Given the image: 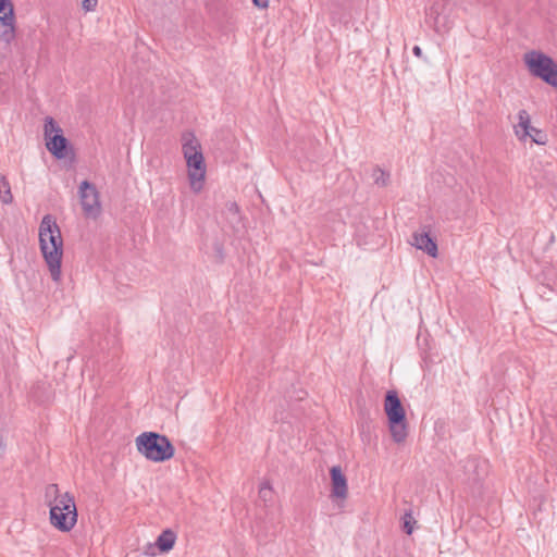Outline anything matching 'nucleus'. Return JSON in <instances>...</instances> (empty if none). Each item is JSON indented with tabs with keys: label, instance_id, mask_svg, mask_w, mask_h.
Returning a JSON list of instances; mask_svg holds the SVG:
<instances>
[{
	"label": "nucleus",
	"instance_id": "2",
	"mask_svg": "<svg viewBox=\"0 0 557 557\" xmlns=\"http://www.w3.org/2000/svg\"><path fill=\"white\" fill-rule=\"evenodd\" d=\"M183 154L188 168V178L190 188L199 193L206 177V163L201 151V146L193 133L183 135Z\"/></svg>",
	"mask_w": 557,
	"mask_h": 557
},
{
	"label": "nucleus",
	"instance_id": "18",
	"mask_svg": "<svg viewBox=\"0 0 557 557\" xmlns=\"http://www.w3.org/2000/svg\"><path fill=\"white\" fill-rule=\"evenodd\" d=\"M372 177L374 183L380 186H387L389 183L391 175L380 166L373 169Z\"/></svg>",
	"mask_w": 557,
	"mask_h": 557
},
{
	"label": "nucleus",
	"instance_id": "25",
	"mask_svg": "<svg viewBox=\"0 0 557 557\" xmlns=\"http://www.w3.org/2000/svg\"><path fill=\"white\" fill-rule=\"evenodd\" d=\"M260 487H267V491L269 493H272V486H271L270 482H268V481L263 482Z\"/></svg>",
	"mask_w": 557,
	"mask_h": 557
},
{
	"label": "nucleus",
	"instance_id": "14",
	"mask_svg": "<svg viewBox=\"0 0 557 557\" xmlns=\"http://www.w3.org/2000/svg\"><path fill=\"white\" fill-rule=\"evenodd\" d=\"M62 494H60L58 484H48L45 488V502L49 509L51 506H53L55 503H59V499L61 498Z\"/></svg>",
	"mask_w": 557,
	"mask_h": 557
},
{
	"label": "nucleus",
	"instance_id": "9",
	"mask_svg": "<svg viewBox=\"0 0 557 557\" xmlns=\"http://www.w3.org/2000/svg\"><path fill=\"white\" fill-rule=\"evenodd\" d=\"M518 119L519 123L515 126V132L520 139L530 137L532 141L537 145L546 144L547 135L543 131L531 125L530 115L527 110H520L518 112Z\"/></svg>",
	"mask_w": 557,
	"mask_h": 557
},
{
	"label": "nucleus",
	"instance_id": "13",
	"mask_svg": "<svg viewBox=\"0 0 557 557\" xmlns=\"http://www.w3.org/2000/svg\"><path fill=\"white\" fill-rule=\"evenodd\" d=\"M176 541V533L171 529H165L162 533L157 537L156 546L161 553L170 552Z\"/></svg>",
	"mask_w": 557,
	"mask_h": 557
},
{
	"label": "nucleus",
	"instance_id": "1",
	"mask_svg": "<svg viewBox=\"0 0 557 557\" xmlns=\"http://www.w3.org/2000/svg\"><path fill=\"white\" fill-rule=\"evenodd\" d=\"M39 245L51 277L53 281L58 282L61 277L63 239L59 225L50 214L45 215L41 220L39 226Z\"/></svg>",
	"mask_w": 557,
	"mask_h": 557
},
{
	"label": "nucleus",
	"instance_id": "8",
	"mask_svg": "<svg viewBox=\"0 0 557 557\" xmlns=\"http://www.w3.org/2000/svg\"><path fill=\"white\" fill-rule=\"evenodd\" d=\"M78 195L85 215L97 218L100 214L101 206L96 186L88 181H83L79 185Z\"/></svg>",
	"mask_w": 557,
	"mask_h": 557
},
{
	"label": "nucleus",
	"instance_id": "20",
	"mask_svg": "<svg viewBox=\"0 0 557 557\" xmlns=\"http://www.w3.org/2000/svg\"><path fill=\"white\" fill-rule=\"evenodd\" d=\"M98 0H83L82 5L85 11H94Z\"/></svg>",
	"mask_w": 557,
	"mask_h": 557
},
{
	"label": "nucleus",
	"instance_id": "16",
	"mask_svg": "<svg viewBox=\"0 0 557 557\" xmlns=\"http://www.w3.org/2000/svg\"><path fill=\"white\" fill-rule=\"evenodd\" d=\"M0 199L4 205H10L13 201L10 183L3 175H0Z\"/></svg>",
	"mask_w": 557,
	"mask_h": 557
},
{
	"label": "nucleus",
	"instance_id": "21",
	"mask_svg": "<svg viewBox=\"0 0 557 557\" xmlns=\"http://www.w3.org/2000/svg\"><path fill=\"white\" fill-rule=\"evenodd\" d=\"M480 467V462L476 460V459H469L467 461V465H466V468L469 469H473V471H476Z\"/></svg>",
	"mask_w": 557,
	"mask_h": 557
},
{
	"label": "nucleus",
	"instance_id": "26",
	"mask_svg": "<svg viewBox=\"0 0 557 557\" xmlns=\"http://www.w3.org/2000/svg\"><path fill=\"white\" fill-rule=\"evenodd\" d=\"M11 0H0V10L4 8V5H9Z\"/></svg>",
	"mask_w": 557,
	"mask_h": 557
},
{
	"label": "nucleus",
	"instance_id": "6",
	"mask_svg": "<svg viewBox=\"0 0 557 557\" xmlns=\"http://www.w3.org/2000/svg\"><path fill=\"white\" fill-rule=\"evenodd\" d=\"M523 60L531 75L557 88V62L552 57L532 50L524 54Z\"/></svg>",
	"mask_w": 557,
	"mask_h": 557
},
{
	"label": "nucleus",
	"instance_id": "24",
	"mask_svg": "<svg viewBox=\"0 0 557 557\" xmlns=\"http://www.w3.org/2000/svg\"><path fill=\"white\" fill-rule=\"evenodd\" d=\"M412 53L418 57V58H422L423 53H422V49L419 47V46H414L412 48Z\"/></svg>",
	"mask_w": 557,
	"mask_h": 557
},
{
	"label": "nucleus",
	"instance_id": "7",
	"mask_svg": "<svg viewBox=\"0 0 557 557\" xmlns=\"http://www.w3.org/2000/svg\"><path fill=\"white\" fill-rule=\"evenodd\" d=\"M44 132L48 151L57 159H64L71 146L53 117L45 119Z\"/></svg>",
	"mask_w": 557,
	"mask_h": 557
},
{
	"label": "nucleus",
	"instance_id": "11",
	"mask_svg": "<svg viewBox=\"0 0 557 557\" xmlns=\"http://www.w3.org/2000/svg\"><path fill=\"white\" fill-rule=\"evenodd\" d=\"M332 496L336 498H346L348 494L347 479L339 466H333L330 469Z\"/></svg>",
	"mask_w": 557,
	"mask_h": 557
},
{
	"label": "nucleus",
	"instance_id": "23",
	"mask_svg": "<svg viewBox=\"0 0 557 557\" xmlns=\"http://www.w3.org/2000/svg\"><path fill=\"white\" fill-rule=\"evenodd\" d=\"M252 3L259 9H267L269 7V0H252Z\"/></svg>",
	"mask_w": 557,
	"mask_h": 557
},
{
	"label": "nucleus",
	"instance_id": "22",
	"mask_svg": "<svg viewBox=\"0 0 557 557\" xmlns=\"http://www.w3.org/2000/svg\"><path fill=\"white\" fill-rule=\"evenodd\" d=\"M271 494H272V493H269V492L267 491V487H260V488H259V495H260V497H261L264 502H267V500H269V499L271 498Z\"/></svg>",
	"mask_w": 557,
	"mask_h": 557
},
{
	"label": "nucleus",
	"instance_id": "15",
	"mask_svg": "<svg viewBox=\"0 0 557 557\" xmlns=\"http://www.w3.org/2000/svg\"><path fill=\"white\" fill-rule=\"evenodd\" d=\"M227 220L234 227L240 222L239 207L235 201H227L225 205Z\"/></svg>",
	"mask_w": 557,
	"mask_h": 557
},
{
	"label": "nucleus",
	"instance_id": "5",
	"mask_svg": "<svg viewBox=\"0 0 557 557\" xmlns=\"http://www.w3.org/2000/svg\"><path fill=\"white\" fill-rule=\"evenodd\" d=\"M77 517L75 498L69 492L63 493L59 503L49 510L50 523L61 532H70L75 527Z\"/></svg>",
	"mask_w": 557,
	"mask_h": 557
},
{
	"label": "nucleus",
	"instance_id": "3",
	"mask_svg": "<svg viewBox=\"0 0 557 557\" xmlns=\"http://www.w3.org/2000/svg\"><path fill=\"white\" fill-rule=\"evenodd\" d=\"M137 450L148 460L164 462L170 460L175 448L166 435L157 432H144L136 437Z\"/></svg>",
	"mask_w": 557,
	"mask_h": 557
},
{
	"label": "nucleus",
	"instance_id": "17",
	"mask_svg": "<svg viewBox=\"0 0 557 557\" xmlns=\"http://www.w3.org/2000/svg\"><path fill=\"white\" fill-rule=\"evenodd\" d=\"M401 522H403V524H401L403 531L407 535H411L414 530V525L417 524V520L414 519L411 509L405 511V513L401 517Z\"/></svg>",
	"mask_w": 557,
	"mask_h": 557
},
{
	"label": "nucleus",
	"instance_id": "19",
	"mask_svg": "<svg viewBox=\"0 0 557 557\" xmlns=\"http://www.w3.org/2000/svg\"><path fill=\"white\" fill-rule=\"evenodd\" d=\"M442 14V10L440 8V3H434L431 8H430V12H429V15L431 17L434 18L435 21V24L438 23V18Z\"/></svg>",
	"mask_w": 557,
	"mask_h": 557
},
{
	"label": "nucleus",
	"instance_id": "10",
	"mask_svg": "<svg viewBox=\"0 0 557 557\" xmlns=\"http://www.w3.org/2000/svg\"><path fill=\"white\" fill-rule=\"evenodd\" d=\"M15 37V14L14 7L10 1L0 10V40L10 44Z\"/></svg>",
	"mask_w": 557,
	"mask_h": 557
},
{
	"label": "nucleus",
	"instance_id": "12",
	"mask_svg": "<svg viewBox=\"0 0 557 557\" xmlns=\"http://www.w3.org/2000/svg\"><path fill=\"white\" fill-rule=\"evenodd\" d=\"M411 245L433 258L437 257V244L435 239L431 237L430 233L424 230L412 234Z\"/></svg>",
	"mask_w": 557,
	"mask_h": 557
},
{
	"label": "nucleus",
	"instance_id": "4",
	"mask_svg": "<svg viewBox=\"0 0 557 557\" xmlns=\"http://www.w3.org/2000/svg\"><path fill=\"white\" fill-rule=\"evenodd\" d=\"M384 411L387 417L391 436L394 442L403 443L408 436L406 411L397 391L389 389L385 394Z\"/></svg>",
	"mask_w": 557,
	"mask_h": 557
}]
</instances>
